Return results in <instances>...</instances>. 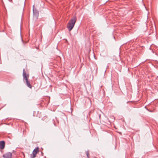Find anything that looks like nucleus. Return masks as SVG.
<instances>
[{"label":"nucleus","instance_id":"f257e3e1","mask_svg":"<svg viewBox=\"0 0 158 158\" xmlns=\"http://www.w3.org/2000/svg\"><path fill=\"white\" fill-rule=\"evenodd\" d=\"M76 18L74 17L69 22L67 27L69 31H70L73 29L76 23Z\"/></svg>","mask_w":158,"mask_h":158},{"label":"nucleus","instance_id":"f03ea898","mask_svg":"<svg viewBox=\"0 0 158 158\" xmlns=\"http://www.w3.org/2000/svg\"><path fill=\"white\" fill-rule=\"evenodd\" d=\"M23 79L26 81V85L30 89H31L32 86L30 84V81H28V78L29 77V74H27L26 72L24 69L23 70Z\"/></svg>","mask_w":158,"mask_h":158},{"label":"nucleus","instance_id":"7ed1b4c3","mask_svg":"<svg viewBox=\"0 0 158 158\" xmlns=\"http://www.w3.org/2000/svg\"><path fill=\"white\" fill-rule=\"evenodd\" d=\"M39 151V148L37 147L33 150L32 154H31L30 157L31 158H34L36 157V155Z\"/></svg>","mask_w":158,"mask_h":158},{"label":"nucleus","instance_id":"20e7f679","mask_svg":"<svg viewBox=\"0 0 158 158\" xmlns=\"http://www.w3.org/2000/svg\"><path fill=\"white\" fill-rule=\"evenodd\" d=\"M12 156V153L10 152H8L3 155V158H11Z\"/></svg>","mask_w":158,"mask_h":158},{"label":"nucleus","instance_id":"39448f33","mask_svg":"<svg viewBox=\"0 0 158 158\" xmlns=\"http://www.w3.org/2000/svg\"><path fill=\"white\" fill-rule=\"evenodd\" d=\"M33 11L34 16L37 19L39 14V11L37 10H35L34 9H33Z\"/></svg>","mask_w":158,"mask_h":158},{"label":"nucleus","instance_id":"423d86ee","mask_svg":"<svg viewBox=\"0 0 158 158\" xmlns=\"http://www.w3.org/2000/svg\"><path fill=\"white\" fill-rule=\"evenodd\" d=\"M5 146V142L4 141H0V148L2 149H4Z\"/></svg>","mask_w":158,"mask_h":158},{"label":"nucleus","instance_id":"0eeeda50","mask_svg":"<svg viewBox=\"0 0 158 158\" xmlns=\"http://www.w3.org/2000/svg\"><path fill=\"white\" fill-rule=\"evenodd\" d=\"M86 153L87 158H89V152L88 151H87Z\"/></svg>","mask_w":158,"mask_h":158},{"label":"nucleus","instance_id":"6e6552de","mask_svg":"<svg viewBox=\"0 0 158 158\" xmlns=\"http://www.w3.org/2000/svg\"><path fill=\"white\" fill-rule=\"evenodd\" d=\"M66 42H67H67H68V41H67V40H66Z\"/></svg>","mask_w":158,"mask_h":158},{"label":"nucleus","instance_id":"1a4fd4ad","mask_svg":"<svg viewBox=\"0 0 158 158\" xmlns=\"http://www.w3.org/2000/svg\"><path fill=\"white\" fill-rule=\"evenodd\" d=\"M112 117H113V118H114V117L113 116H112Z\"/></svg>","mask_w":158,"mask_h":158}]
</instances>
